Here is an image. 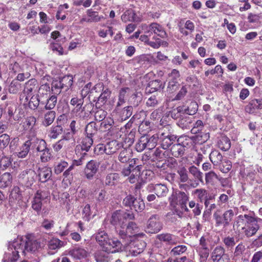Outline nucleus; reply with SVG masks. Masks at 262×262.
Wrapping results in <instances>:
<instances>
[{
  "instance_id": "nucleus-16",
  "label": "nucleus",
  "mask_w": 262,
  "mask_h": 262,
  "mask_svg": "<svg viewBox=\"0 0 262 262\" xmlns=\"http://www.w3.org/2000/svg\"><path fill=\"white\" fill-rule=\"evenodd\" d=\"M147 189L149 191H154L159 198L165 196L168 192L167 186L162 184H151L147 186Z\"/></svg>"
},
{
  "instance_id": "nucleus-51",
  "label": "nucleus",
  "mask_w": 262,
  "mask_h": 262,
  "mask_svg": "<svg viewBox=\"0 0 262 262\" xmlns=\"http://www.w3.org/2000/svg\"><path fill=\"white\" fill-rule=\"evenodd\" d=\"M258 103V99H254L251 100L249 104L245 107L246 112L249 114L254 113L257 110V105Z\"/></svg>"
},
{
  "instance_id": "nucleus-35",
  "label": "nucleus",
  "mask_w": 262,
  "mask_h": 262,
  "mask_svg": "<svg viewBox=\"0 0 262 262\" xmlns=\"http://www.w3.org/2000/svg\"><path fill=\"white\" fill-rule=\"evenodd\" d=\"M170 151L172 156L175 157H179L184 155L185 150L184 147L178 143L172 146Z\"/></svg>"
},
{
  "instance_id": "nucleus-62",
  "label": "nucleus",
  "mask_w": 262,
  "mask_h": 262,
  "mask_svg": "<svg viewBox=\"0 0 262 262\" xmlns=\"http://www.w3.org/2000/svg\"><path fill=\"white\" fill-rule=\"evenodd\" d=\"M21 191L20 188L17 186H15L12 189L10 197L13 200H20L21 199Z\"/></svg>"
},
{
  "instance_id": "nucleus-32",
  "label": "nucleus",
  "mask_w": 262,
  "mask_h": 262,
  "mask_svg": "<svg viewBox=\"0 0 262 262\" xmlns=\"http://www.w3.org/2000/svg\"><path fill=\"white\" fill-rule=\"evenodd\" d=\"M128 88H122L120 91L118 96V101L117 103L116 108L118 110L119 107L122 105L125 102L127 93L129 92Z\"/></svg>"
},
{
  "instance_id": "nucleus-52",
  "label": "nucleus",
  "mask_w": 262,
  "mask_h": 262,
  "mask_svg": "<svg viewBox=\"0 0 262 262\" xmlns=\"http://www.w3.org/2000/svg\"><path fill=\"white\" fill-rule=\"evenodd\" d=\"M135 13L132 9L127 10L121 16L122 20L126 22L127 21H133L135 19Z\"/></svg>"
},
{
  "instance_id": "nucleus-58",
  "label": "nucleus",
  "mask_w": 262,
  "mask_h": 262,
  "mask_svg": "<svg viewBox=\"0 0 262 262\" xmlns=\"http://www.w3.org/2000/svg\"><path fill=\"white\" fill-rule=\"evenodd\" d=\"M50 49L54 52L58 54L59 55L63 54V50L61 46L56 42H51L50 45Z\"/></svg>"
},
{
  "instance_id": "nucleus-48",
  "label": "nucleus",
  "mask_w": 262,
  "mask_h": 262,
  "mask_svg": "<svg viewBox=\"0 0 262 262\" xmlns=\"http://www.w3.org/2000/svg\"><path fill=\"white\" fill-rule=\"evenodd\" d=\"M187 250L185 245H178L173 248L170 253L173 256L180 255L185 253Z\"/></svg>"
},
{
  "instance_id": "nucleus-46",
  "label": "nucleus",
  "mask_w": 262,
  "mask_h": 262,
  "mask_svg": "<svg viewBox=\"0 0 262 262\" xmlns=\"http://www.w3.org/2000/svg\"><path fill=\"white\" fill-rule=\"evenodd\" d=\"M63 132V128L61 125H57L51 128L49 137L52 139L57 138Z\"/></svg>"
},
{
  "instance_id": "nucleus-49",
  "label": "nucleus",
  "mask_w": 262,
  "mask_h": 262,
  "mask_svg": "<svg viewBox=\"0 0 262 262\" xmlns=\"http://www.w3.org/2000/svg\"><path fill=\"white\" fill-rule=\"evenodd\" d=\"M189 207L193 209L192 212L194 215L198 216L201 214L203 208L202 205L196 203L194 201H191L189 202Z\"/></svg>"
},
{
  "instance_id": "nucleus-60",
  "label": "nucleus",
  "mask_w": 262,
  "mask_h": 262,
  "mask_svg": "<svg viewBox=\"0 0 262 262\" xmlns=\"http://www.w3.org/2000/svg\"><path fill=\"white\" fill-rule=\"evenodd\" d=\"M108 253L103 250L96 254L95 257L97 262H108Z\"/></svg>"
},
{
  "instance_id": "nucleus-24",
  "label": "nucleus",
  "mask_w": 262,
  "mask_h": 262,
  "mask_svg": "<svg viewBox=\"0 0 262 262\" xmlns=\"http://www.w3.org/2000/svg\"><path fill=\"white\" fill-rule=\"evenodd\" d=\"M158 238L161 241L166 243L169 245H176L179 243V238L174 235L170 233H162L158 235Z\"/></svg>"
},
{
  "instance_id": "nucleus-59",
  "label": "nucleus",
  "mask_w": 262,
  "mask_h": 262,
  "mask_svg": "<svg viewBox=\"0 0 262 262\" xmlns=\"http://www.w3.org/2000/svg\"><path fill=\"white\" fill-rule=\"evenodd\" d=\"M20 88V84L13 80L9 85L8 91L10 94H16L19 91Z\"/></svg>"
},
{
  "instance_id": "nucleus-15",
  "label": "nucleus",
  "mask_w": 262,
  "mask_h": 262,
  "mask_svg": "<svg viewBox=\"0 0 262 262\" xmlns=\"http://www.w3.org/2000/svg\"><path fill=\"white\" fill-rule=\"evenodd\" d=\"M159 139L161 142V146L163 149H167L176 139V137L168 132H161L159 134Z\"/></svg>"
},
{
  "instance_id": "nucleus-42",
  "label": "nucleus",
  "mask_w": 262,
  "mask_h": 262,
  "mask_svg": "<svg viewBox=\"0 0 262 262\" xmlns=\"http://www.w3.org/2000/svg\"><path fill=\"white\" fill-rule=\"evenodd\" d=\"M119 178V174L117 173H110L106 177L105 184V185L109 186L114 185Z\"/></svg>"
},
{
  "instance_id": "nucleus-61",
  "label": "nucleus",
  "mask_w": 262,
  "mask_h": 262,
  "mask_svg": "<svg viewBox=\"0 0 262 262\" xmlns=\"http://www.w3.org/2000/svg\"><path fill=\"white\" fill-rule=\"evenodd\" d=\"M118 160L122 163H126L129 161V154L126 149L123 148L121 151L118 156Z\"/></svg>"
},
{
  "instance_id": "nucleus-50",
  "label": "nucleus",
  "mask_w": 262,
  "mask_h": 262,
  "mask_svg": "<svg viewBox=\"0 0 262 262\" xmlns=\"http://www.w3.org/2000/svg\"><path fill=\"white\" fill-rule=\"evenodd\" d=\"M39 152L40 153V160L42 162H47L51 159L52 156L50 149L48 147H46L42 151Z\"/></svg>"
},
{
  "instance_id": "nucleus-30",
  "label": "nucleus",
  "mask_w": 262,
  "mask_h": 262,
  "mask_svg": "<svg viewBox=\"0 0 262 262\" xmlns=\"http://www.w3.org/2000/svg\"><path fill=\"white\" fill-rule=\"evenodd\" d=\"M56 116V113L54 111H48L44 114L42 124L45 126L50 125L54 121Z\"/></svg>"
},
{
  "instance_id": "nucleus-28",
  "label": "nucleus",
  "mask_w": 262,
  "mask_h": 262,
  "mask_svg": "<svg viewBox=\"0 0 262 262\" xmlns=\"http://www.w3.org/2000/svg\"><path fill=\"white\" fill-rule=\"evenodd\" d=\"M97 211V205L96 204L95 208L91 210L90 205L86 204L82 210L83 219L85 221H89L92 217L95 216Z\"/></svg>"
},
{
  "instance_id": "nucleus-10",
  "label": "nucleus",
  "mask_w": 262,
  "mask_h": 262,
  "mask_svg": "<svg viewBox=\"0 0 262 262\" xmlns=\"http://www.w3.org/2000/svg\"><path fill=\"white\" fill-rule=\"evenodd\" d=\"M48 197V193L45 191L38 190L34 195L32 201V208L38 214L41 209L42 201Z\"/></svg>"
},
{
  "instance_id": "nucleus-29",
  "label": "nucleus",
  "mask_w": 262,
  "mask_h": 262,
  "mask_svg": "<svg viewBox=\"0 0 262 262\" xmlns=\"http://www.w3.org/2000/svg\"><path fill=\"white\" fill-rule=\"evenodd\" d=\"M30 147V142L27 140L20 147L19 151L15 152L14 154L19 158H24L27 156Z\"/></svg>"
},
{
  "instance_id": "nucleus-41",
  "label": "nucleus",
  "mask_w": 262,
  "mask_h": 262,
  "mask_svg": "<svg viewBox=\"0 0 262 262\" xmlns=\"http://www.w3.org/2000/svg\"><path fill=\"white\" fill-rule=\"evenodd\" d=\"M64 245L63 242L56 238L51 239L48 243L49 248L52 250H55L59 248Z\"/></svg>"
},
{
  "instance_id": "nucleus-5",
  "label": "nucleus",
  "mask_w": 262,
  "mask_h": 262,
  "mask_svg": "<svg viewBox=\"0 0 262 262\" xmlns=\"http://www.w3.org/2000/svg\"><path fill=\"white\" fill-rule=\"evenodd\" d=\"M134 218V215L132 213H126L123 211L117 210L112 214L111 222L116 227L122 228V226L126 222L127 219L132 220Z\"/></svg>"
},
{
  "instance_id": "nucleus-20",
  "label": "nucleus",
  "mask_w": 262,
  "mask_h": 262,
  "mask_svg": "<svg viewBox=\"0 0 262 262\" xmlns=\"http://www.w3.org/2000/svg\"><path fill=\"white\" fill-rule=\"evenodd\" d=\"M69 255L75 259L80 260L86 258L89 255V253L83 247L76 246L70 250Z\"/></svg>"
},
{
  "instance_id": "nucleus-7",
  "label": "nucleus",
  "mask_w": 262,
  "mask_h": 262,
  "mask_svg": "<svg viewBox=\"0 0 262 262\" xmlns=\"http://www.w3.org/2000/svg\"><path fill=\"white\" fill-rule=\"evenodd\" d=\"M192 108L189 109V107L185 108L184 106H179L176 108L173 109L170 112V116L174 119L180 118L183 115H193L198 110V104L195 102H192L190 103Z\"/></svg>"
},
{
  "instance_id": "nucleus-40",
  "label": "nucleus",
  "mask_w": 262,
  "mask_h": 262,
  "mask_svg": "<svg viewBox=\"0 0 262 262\" xmlns=\"http://www.w3.org/2000/svg\"><path fill=\"white\" fill-rule=\"evenodd\" d=\"M73 78L72 75H67L62 77L60 80L62 89H65L66 90L71 88L73 84Z\"/></svg>"
},
{
  "instance_id": "nucleus-38",
  "label": "nucleus",
  "mask_w": 262,
  "mask_h": 262,
  "mask_svg": "<svg viewBox=\"0 0 262 262\" xmlns=\"http://www.w3.org/2000/svg\"><path fill=\"white\" fill-rule=\"evenodd\" d=\"M188 171L195 179L203 182V173L196 167L191 166L188 168Z\"/></svg>"
},
{
  "instance_id": "nucleus-25",
  "label": "nucleus",
  "mask_w": 262,
  "mask_h": 262,
  "mask_svg": "<svg viewBox=\"0 0 262 262\" xmlns=\"http://www.w3.org/2000/svg\"><path fill=\"white\" fill-rule=\"evenodd\" d=\"M29 141L31 143V148L37 152L42 151L43 150L47 147V143L43 139L32 138L29 140Z\"/></svg>"
},
{
  "instance_id": "nucleus-64",
  "label": "nucleus",
  "mask_w": 262,
  "mask_h": 262,
  "mask_svg": "<svg viewBox=\"0 0 262 262\" xmlns=\"http://www.w3.org/2000/svg\"><path fill=\"white\" fill-rule=\"evenodd\" d=\"M194 194H196L201 202L207 197V191L204 189H197L194 191Z\"/></svg>"
},
{
  "instance_id": "nucleus-22",
  "label": "nucleus",
  "mask_w": 262,
  "mask_h": 262,
  "mask_svg": "<svg viewBox=\"0 0 262 262\" xmlns=\"http://www.w3.org/2000/svg\"><path fill=\"white\" fill-rule=\"evenodd\" d=\"M106 155H113L123 147V143L118 140H114L108 142L106 144Z\"/></svg>"
},
{
  "instance_id": "nucleus-14",
  "label": "nucleus",
  "mask_w": 262,
  "mask_h": 262,
  "mask_svg": "<svg viewBox=\"0 0 262 262\" xmlns=\"http://www.w3.org/2000/svg\"><path fill=\"white\" fill-rule=\"evenodd\" d=\"M225 252V250L223 247L217 246L211 253V259L213 262H228V256Z\"/></svg>"
},
{
  "instance_id": "nucleus-2",
  "label": "nucleus",
  "mask_w": 262,
  "mask_h": 262,
  "mask_svg": "<svg viewBox=\"0 0 262 262\" xmlns=\"http://www.w3.org/2000/svg\"><path fill=\"white\" fill-rule=\"evenodd\" d=\"M261 223L262 220L244 214L239 215L236 217L234 226L241 227L242 233L249 237L256 234Z\"/></svg>"
},
{
  "instance_id": "nucleus-12",
  "label": "nucleus",
  "mask_w": 262,
  "mask_h": 262,
  "mask_svg": "<svg viewBox=\"0 0 262 262\" xmlns=\"http://www.w3.org/2000/svg\"><path fill=\"white\" fill-rule=\"evenodd\" d=\"M37 88V80L35 79H30L25 83L23 94L20 95V99H23L25 97L24 102H27L33 92L36 90Z\"/></svg>"
},
{
  "instance_id": "nucleus-9",
  "label": "nucleus",
  "mask_w": 262,
  "mask_h": 262,
  "mask_svg": "<svg viewBox=\"0 0 262 262\" xmlns=\"http://www.w3.org/2000/svg\"><path fill=\"white\" fill-rule=\"evenodd\" d=\"M163 228V224L158 215L153 214L148 219L146 226V232L149 233L159 232Z\"/></svg>"
},
{
  "instance_id": "nucleus-1",
  "label": "nucleus",
  "mask_w": 262,
  "mask_h": 262,
  "mask_svg": "<svg viewBox=\"0 0 262 262\" xmlns=\"http://www.w3.org/2000/svg\"><path fill=\"white\" fill-rule=\"evenodd\" d=\"M39 246V243L35 239L18 236L9 243L2 261L16 262L19 257V253L25 255L26 252H35Z\"/></svg>"
},
{
  "instance_id": "nucleus-55",
  "label": "nucleus",
  "mask_w": 262,
  "mask_h": 262,
  "mask_svg": "<svg viewBox=\"0 0 262 262\" xmlns=\"http://www.w3.org/2000/svg\"><path fill=\"white\" fill-rule=\"evenodd\" d=\"M133 108L132 106H128L124 107L121 114V118L122 120H126L129 118L132 115Z\"/></svg>"
},
{
  "instance_id": "nucleus-8",
  "label": "nucleus",
  "mask_w": 262,
  "mask_h": 262,
  "mask_svg": "<svg viewBox=\"0 0 262 262\" xmlns=\"http://www.w3.org/2000/svg\"><path fill=\"white\" fill-rule=\"evenodd\" d=\"M141 28L143 33L150 34L151 35L155 34L162 38L166 36V33L163 27L157 23H152L149 25L142 24Z\"/></svg>"
},
{
  "instance_id": "nucleus-18",
  "label": "nucleus",
  "mask_w": 262,
  "mask_h": 262,
  "mask_svg": "<svg viewBox=\"0 0 262 262\" xmlns=\"http://www.w3.org/2000/svg\"><path fill=\"white\" fill-rule=\"evenodd\" d=\"M141 165H138L133 168L132 172L128 177L130 183H138L141 184L146 182V178L141 176Z\"/></svg>"
},
{
  "instance_id": "nucleus-36",
  "label": "nucleus",
  "mask_w": 262,
  "mask_h": 262,
  "mask_svg": "<svg viewBox=\"0 0 262 262\" xmlns=\"http://www.w3.org/2000/svg\"><path fill=\"white\" fill-rule=\"evenodd\" d=\"M218 146L222 150H228L231 147L230 139L226 136L221 137L218 142Z\"/></svg>"
},
{
  "instance_id": "nucleus-17",
  "label": "nucleus",
  "mask_w": 262,
  "mask_h": 262,
  "mask_svg": "<svg viewBox=\"0 0 262 262\" xmlns=\"http://www.w3.org/2000/svg\"><path fill=\"white\" fill-rule=\"evenodd\" d=\"M99 166V163L97 161L94 160L90 161L86 164L84 170L85 177L89 180L92 179L93 177L97 172Z\"/></svg>"
},
{
  "instance_id": "nucleus-57",
  "label": "nucleus",
  "mask_w": 262,
  "mask_h": 262,
  "mask_svg": "<svg viewBox=\"0 0 262 262\" xmlns=\"http://www.w3.org/2000/svg\"><path fill=\"white\" fill-rule=\"evenodd\" d=\"M132 207L137 212H141L145 208V205L143 201L140 199L136 200L132 205Z\"/></svg>"
},
{
  "instance_id": "nucleus-45",
  "label": "nucleus",
  "mask_w": 262,
  "mask_h": 262,
  "mask_svg": "<svg viewBox=\"0 0 262 262\" xmlns=\"http://www.w3.org/2000/svg\"><path fill=\"white\" fill-rule=\"evenodd\" d=\"M86 14L89 17L91 23L96 22L101 20L103 18V16H99L98 13L93 11L92 9H88L86 11Z\"/></svg>"
},
{
  "instance_id": "nucleus-63",
  "label": "nucleus",
  "mask_w": 262,
  "mask_h": 262,
  "mask_svg": "<svg viewBox=\"0 0 262 262\" xmlns=\"http://www.w3.org/2000/svg\"><path fill=\"white\" fill-rule=\"evenodd\" d=\"M178 173L180 177L181 182H186L188 180L187 171L185 167H182L178 170Z\"/></svg>"
},
{
  "instance_id": "nucleus-54",
  "label": "nucleus",
  "mask_w": 262,
  "mask_h": 262,
  "mask_svg": "<svg viewBox=\"0 0 262 262\" xmlns=\"http://www.w3.org/2000/svg\"><path fill=\"white\" fill-rule=\"evenodd\" d=\"M217 179V175L213 171L205 173V181L206 184L213 185L214 181Z\"/></svg>"
},
{
  "instance_id": "nucleus-19",
  "label": "nucleus",
  "mask_w": 262,
  "mask_h": 262,
  "mask_svg": "<svg viewBox=\"0 0 262 262\" xmlns=\"http://www.w3.org/2000/svg\"><path fill=\"white\" fill-rule=\"evenodd\" d=\"M92 83L91 82L86 84L81 91V97L83 99L85 98L88 94L89 96H94L95 93H99L102 88V84H98L94 86L92 89Z\"/></svg>"
},
{
  "instance_id": "nucleus-31",
  "label": "nucleus",
  "mask_w": 262,
  "mask_h": 262,
  "mask_svg": "<svg viewBox=\"0 0 262 262\" xmlns=\"http://www.w3.org/2000/svg\"><path fill=\"white\" fill-rule=\"evenodd\" d=\"M209 159L213 165L216 166L221 164L223 160L221 154L216 150H214L211 151L209 155Z\"/></svg>"
},
{
  "instance_id": "nucleus-13",
  "label": "nucleus",
  "mask_w": 262,
  "mask_h": 262,
  "mask_svg": "<svg viewBox=\"0 0 262 262\" xmlns=\"http://www.w3.org/2000/svg\"><path fill=\"white\" fill-rule=\"evenodd\" d=\"M121 248V243L115 238H109L102 247L104 251L111 253L119 252Z\"/></svg>"
},
{
  "instance_id": "nucleus-47",
  "label": "nucleus",
  "mask_w": 262,
  "mask_h": 262,
  "mask_svg": "<svg viewBox=\"0 0 262 262\" xmlns=\"http://www.w3.org/2000/svg\"><path fill=\"white\" fill-rule=\"evenodd\" d=\"M246 248L245 245L241 242L238 244L235 248L234 251L233 252V257H241L246 251Z\"/></svg>"
},
{
  "instance_id": "nucleus-23",
  "label": "nucleus",
  "mask_w": 262,
  "mask_h": 262,
  "mask_svg": "<svg viewBox=\"0 0 262 262\" xmlns=\"http://www.w3.org/2000/svg\"><path fill=\"white\" fill-rule=\"evenodd\" d=\"M130 247L129 252L133 256H135L143 251L146 243L142 241H137L132 243Z\"/></svg>"
},
{
  "instance_id": "nucleus-11",
  "label": "nucleus",
  "mask_w": 262,
  "mask_h": 262,
  "mask_svg": "<svg viewBox=\"0 0 262 262\" xmlns=\"http://www.w3.org/2000/svg\"><path fill=\"white\" fill-rule=\"evenodd\" d=\"M36 177V173L31 169L24 170L19 175V180L27 187L31 186L34 183Z\"/></svg>"
},
{
  "instance_id": "nucleus-4",
  "label": "nucleus",
  "mask_w": 262,
  "mask_h": 262,
  "mask_svg": "<svg viewBox=\"0 0 262 262\" xmlns=\"http://www.w3.org/2000/svg\"><path fill=\"white\" fill-rule=\"evenodd\" d=\"M235 214L234 210L231 209L225 211L222 215H220L219 210L216 211L213 215L215 220V226L226 228L230 225Z\"/></svg>"
},
{
  "instance_id": "nucleus-27",
  "label": "nucleus",
  "mask_w": 262,
  "mask_h": 262,
  "mask_svg": "<svg viewBox=\"0 0 262 262\" xmlns=\"http://www.w3.org/2000/svg\"><path fill=\"white\" fill-rule=\"evenodd\" d=\"M178 201L181 205L182 209L186 212L189 211V209L186 206V203L188 201L189 194L183 191H179L178 193L176 194Z\"/></svg>"
},
{
  "instance_id": "nucleus-6",
  "label": "nucleus",
  "mask_w": 262,
  "mask_h": 262,
  "mask_svg": "<svg viewBox=\"0 0 262 262\" xmlns=\"http://www.w3.org/2000/svg\"><path fill=\"white\" fill-rule=\"evenodd\" d=\"M94 123L91 122L87 125L85 132L87 136L82 139L80 146L82 150L87 152L89 150L93 143V135L96 132L97 129L94 128Z\"/></svg>"
},
{
  "instance_id": "nucleus-3",
  "label": "nucleus",
  "mask_w": 262,
  "mask_h": 262,
  "mask_svg": "<svg viewBox=\"0 0 262 262\" xmlns=\"http://www.w3.org/2000/svg\"><path fill=\"white\" fill-rule=\"evenodd\" d=\"M159 137V134H157L152 136L148 135L141 136L136 144V149L138 152H141L145 149H152L157 145Z\"/></svg>"
},
{
  "instance_id": "nucleus-21",
  "label": "nucleus",
  "mask_w": 262,
  "mask_h": 262,
  "mask_svg": "<svg viewBox=\"0 0 262 262\" xmlns=\"http://www.w3.org/2000/svg\"><path fill=\"white\" fill-rule=\"evenodd\" d=\"M140 229L137 224L133 222L128 223L126 227V232L129 237H135L143 238L145 234L143 232H140Z\"/></svg>"
},
{
  "instance_id": "nucleus-26",
  "label": "nucleus",
  "mask_w": 262,
  "mask_h": 262,
  "mask_svg": "<svg viewBox=\"0 0 262 262\" xmlns=\"http://www.w3.org/2000/svg\"><path fill=\"white\" fill-rule=\"evenodd\" d=\"M37 176L40 182L45 183L51 177L52 170L50 168L47 167L39 168Z\"/></svg>"
},
{
  "instance_id": "nucleus-53",
  "label": "nucleus",
  "mask_w": 262,
  "mask_h": 262,
  "mask_svg": "<svg viewBox=\"0 0 262 262\" xmlns=\"http://www.w3.org/2000/svg\"><path fill=\"white\" fill-rule=\"evenodd\" d=\"M237 241L234 237L227 236L223 239V243L228 249H232L236 245Z\"/></svg>"
},
{
  "instance_id": "nucleus-34",
  "label": "nucleus",
  "mask_w": 262,
  "mask_h": 262,
  "mask_svg": "<svg viewBox=\"0 0 262 262\" xmlns=\"http://www.w3.org/2000/svg\"><path fill=\"white\" fill-rule=\"evenodd\" d=\"M12 177L9 172H5L0 177V187L5 188L11 183Z\"/></svg>"
},
{
  "instance_id": "nucleus-43",
  "label": "nucleus",
  "mask_w": 262,
  "mask_h": 262,
  "mask_svg": "<svg viewBox=\"0 0 262 262\" xmlns=\"http://www.w3.org/2000/svg\"><path fill=\"white\" fill-rule=\"evenodd\" d=\"M57 101V96L54 95H51L48 99L45 105V109L47 110H51L53 109Z\"/></svg>"
},
{
  "instance_id": "nucleus-44",
  "label": "nucleus",
  "mask_w": 262,
  "mask_h": 262,
  "mask_svg": "<svg viewBox=\"0 0 262 262\" xmlns=\"http://www.w3.org/2000/svg\"><path fill=\"white\" fill-rule=\"evenodd\" d=\"M219 165L220 170L224 173L228 172L232 168L231 162L226 159H223Z\"/></svg>"
},
{
  "instance_id": "nucleus-33",
  "label": "nucleus",
  "mask_w": 262,
  "mask_h": 262,
  "mask_svg": "<svg viewBox=\"0 0 262 262\" xmlns=\"http://www.w3.org/2000/svg\"><path fill=\"white\" fill-rule=\"evenodd\" d=\"M178 143L186 149L190 148L193 145V140L190 137L184 136H181L178 139Z\"/></svg>"
},
{
  "instance_id": "nucleus-37",
  "label": "nucleus",
  "mask_w": 262,
  "mask_h": 262,
  "mask_svg": "<svg viewBox=\"0 0 262 262\" xmlns=\"http://www.w3.org/2000/svg\"><path fill=\"white\" fill-rule=\"evenodd\" d=\"M96 240L102 247L110 238L107 234L103 230L99 231L96 235Z\"/></svg>"
},
{
  "instance_id": "nucleus-56",
  "label": "nucleus",
  "mask_w": 262,
  "mask_h": 262,
  "mask_svg": "<svg viewBox=\"0 0 262 262\" xmlns=\"http://www.w3.org/2000/svg\"><path fill=\"white\" fill-rule=\"evenodd\" d=\"M10 138L8 135L6 134H2L0 136V149L5 148L10 143Z\"/></svg>"
},
{
  "instance_id": "nucleus-39",
  "label": "nucleus",
  "mask_w": 262,
  "mask_h": 262,
  "mask_svg": "<svg viewBox=\"0 0 262 262\" xmlns=\"http://www.w3.org/2000/svg\"><path fill=\"white\" fill-rule=\"evenodd\" d=\"M110 92L106 89L101 93L98 97L94 95L95 98L97 99V103L99 104V106L104 104L106 101L107 99L110 97Z\"/></svg>"
}]
</instances>
